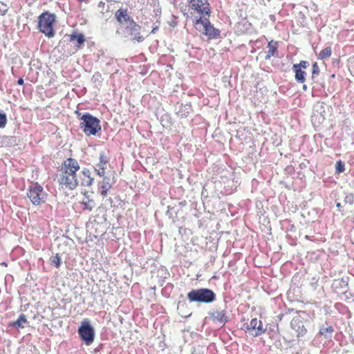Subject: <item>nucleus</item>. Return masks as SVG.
Masks as SVG:
<instances>
[{
  "label": "nucleus",
  "instance_id": "27",
  "mask_svg": "<svg viewBox=\"0 0 354 354\" xmlns=\"http://www.w3.org/2000/svg\"><path fill=\"white\" fill-rule=\"evenodd\" d=\"M333 328L332 326H328V327H326V328H321L320 331H319V333L321 335H324L326 334V333H333Z\"/></svg>",
  "mask_w": 354,
  "mask_h": 354
},
{
  "label": "nucleus",
  "instance_id": "23",
  "mask_svg": "<svg viewBox=\"0 0 354 354\" xmlns=\"http://www.w3.org/2000/svg\"><path fill=\"white\" fill-rule=\"evenodd\" d=\"M320 70L319 65L317 62H314L312 65V78L313 79L315 76L319 74Z\"/></svg>",
  "mask_w": 354,
  "mask_h": 354
},
{
  "label": "nucleus",
  "instance_id": "22",
  "mask_svg": "<svg viewBox=\"0 0 354 354\" xmlns=\"http://www.w3.org/2000/svg\"><path fill=\"white\" fill-rule=\"evenodd\" d=\"M50 264L58 268L60 266V257L58 254L53 256L50 259Z\"/></svg>",
  "mask_w": 354,
  "mask_h": 354
},
{
  "label": "nucleus",
  "instance_id": "18",
  "mask_svg": "<svg viewBox=\"0 0 354 354\" xmlns=\"http://www.w3.org/2000/svg\"><path fill=\"white\" fill-rule=\"evenodd\" d=\"M82 177L81 178V185L88 187L92 185L93 178L91 177V171L88 169H84L82 171Z\"/></svg>",
  "mask_w": 354,
  "mask_h": 354
},
{
  "label": "nucleus",
  "instance_id": "12",
  "mask_svg": "<svg viewBox=\"0 0 354 354\" xmlns=\"http://www.w3.org/2000/svg\"><path fill=\"white\" fill-rule=\"evenodd\" d=\"M129 28L131 31V35H133V37L132 38L133 41L142 42L144 40L143 36L140 35V27L133 21V19L130 21Z\"/></svg>",
  "mask_w": 354,
  "mask_h": 354
},
{
  "label": "nucleus",
  "instance_id": "19",
  "mask_svg": "<svg viewBox=\"0 0 354 354\" xmlns=\"http://www.w3.org/2000/svg\"><path fill=\"white\" fill-rule=\"evenodd\" d=\"M81 203L83 205V209L88 212L92 211L95 206V201L93 199H90L88 197H85Z\"/></svg>",
  "mask_w": 354,
  "mask_h": 354
},
{
  "label": "nucleus",
  "instance_id": "2",
  "mask_svg": "<svg viewBox=\"0 0 354 354\" xmlns=\"http://www.w3.org/2000/svg\"><path fill=\"white\" fill-rule=\"evenodd\" d=\"M209 17L210 16L201 17L196 18V19L192 21L195 29L210 40L218 38L221 35V31L214 28L211 24L209 19Z\"/></svg>",
  "mask_w": 354,
  "mask_h": 354
},
{
  "label": "nucleus",
  "instance_id": "9",
  "mask_svg": "<svg viewBox=\"0 0 354 354\" xmlns=\"http://www.w3.org/2000/svg\"><path fill=\"white\" fill-rule=\"evenodd\" d=\"M245 331L253 337H258L265 333L266 328L261 320L253 318L245 325Z\"/></svg>",
  "mask_w": 354,
  "mask_h": 354
},
{
  "label": "nucleus",
  "instance_id": "31",
  "mask_svg": "<svg viewBox=\"0 0 354 354\" xmlns=\"http://www.w3.org/2000/svg\"><path fill=\"white\" fill-rule=\"evenodd\" d=\"M336 206L339 209V210L341 212L342 211V209H341V207H342L341 203H337L336 204Z\"/></svg>",
  "mask_w": 354,
  "mask_h": 354
},
{
  "label": "nucleus",
  "instance_id": "3",
  "mask_svg": "<svg viewBox=\"0 0 354 354\" xmlns=\"http://www.w3.org/2000/svg\"><path fill=\"white\" fill-rule=\"evenodd\" d=\"M187 6L192 21L211 15L212 9L208 0H187Z\"/></svg>",
  "mask_w": 354,
  "mask_h": 354
},
{
  "label": "nucleus",
  "instance_id": "14",
  "mask_svg": "<svg viewBox=\"0 0 354 354\" xmlns=\"http://www.w3.org/2000/svg\"><path fill=\"white\" fill-rule=\"evenodd\" d=\"M211 317L214 322L223 324V325L228 321L226 312L223 310H214L212 313Z\"/></svg>",
  "mask_w": 354,
  "mask_h": 354
},
{
  "label": "nucleus",
  "instance_id": "21",
  "mask_svg": "<svg viewBox=\"0 0 354 354\" xmlns=\"http://www.w3.org/2000/svg\"><path fill=\"white\" fill-rule=\"evenodd\" d=\"M27 319L25 315H21L19 318L14 322L10 326H17L19 328H24V324L27 323Z\"/></svg>",
  "mask_w": 354,
  "mask_h": 354
},
{
  "label": "nucleus",
  "instance_id": "29",
  "mask_svg": "<svg viewBox=\"0 0 354 354\" xmlns=\"http://www.w3.org/2000/svg\"><path fill=\"white\" fill-rule=\"evenodd\" d=\"M17 84L19 85H23L24 84V80L23 78H19L18 80H17Z\"/></svg>",
  "mask_w": 354,
  "mask_h": 354
},
{
  "label": "nucleus",
  "instance_id": "28",
  "mask_svg": "<svg viewBox=\"0 0 354 354\" xmlns=\"http://www.w3.org/2000/svg\"><path fill=\"white\" fill-rule=\"evenodd\" d=\"M344 201L346 203H348L349 204L352 205L353 203V196H346L344 198Z\"/></svg>",
  "mask_w": 354,
  "mask_h": 354
},
{
  "label": "nucleus",
  "instance_id": "1",
  "mask_svg": "<svg viewBox=\"0 0 354 354\" xmlns=\"http://www.w3.org/2000/svg\"><path fill=\"white\" fill-rule=\"evenodd\" d=\"M80 169L79 162L75 158H68L63 162L58 177V183L62 189L73 190L78 186L77 172Z\"/></svg>",
  "mask_w": 354,
  "mask_h": 354
},
{
  "label": "nucleus",
  "instance_id": "24",
  "mask_svg": "<svg viewBox=\"0 0 354 354\" xmlns=\"http://www.w3.org/2000/svg\"><path fill=\"white\" fill-rule=\"evenodd\" d=\"M336 171L337 173H342L344 171V164L341 160L336 162L335 165Z\"/></svg>",
  "mask_w": 354,
  "mask_h": 354
},
{
  "label": "nucleus",
  "instance_id": "4",
  "mask_svg": "<svg viewBox=\"0 0 354 354\" xmlns=\"http://www.w3.org/2000/svg\"><path fill=\"white\" fill-rule=\"evenodd\" d=\"M55 16L49 12L41 13L38 17V29L48 38L55 36L54 24Z\"/></svg>",
  "mask_w": 354,
  "mask_h": 354
},
{
  "label": "nucleus",
  "instance_id": "11",
  "mask_svg": "<svg viewBox=\"0 0 354 354\" xmlns=\"http://www.w3.org/2000/svg\"><path fill=\"white\" fill-rule=\"evenodd\" d=\"M99 162L96 165L95 168L97 174L100 176H104L105 174V170L107 168V165L109 161L108 153L105 151H101L100 153Z\"/></svg>",
  "mask_w": 354,
  "mask_h": 354
},
{
  "label": "nucleus",
  "instance_id": "10",
  "mask_svg": "<svg viewBox=\"0 0 354 354\" xmlns=\"http://www.w3.org/2000/svg\"><path fill=\"white\" fill-rule=\"evenodd\" d=\"M308 61L302 60L299 64H295L292 66V71L295 73V80L300 84L306 82V77L307 75L305 70L309 66Z\"/></svg>",
  "mask_w": 354,
  "mask_h": 354
},
{
  "label": "nucleus",
  "instance_id": "6",
  "mask_svg": "<svg viewBox=\"0 0 354 354\" xmlns=\"http://www.w3.org/2000/svg\"><path fill=\"white\" fill-rule=\"evenodd\" d=\"M26 194L32 205L35 206L44 203L47 196V194L44 191L43 187L38 183H35L30 185Z\"/></svg>",
  "mask_w": 354,
  "mask_h": 354
},
{
  "label": "nucleus",
  "instance_id": "17",
  "mask_svg": "<svg viewBox=\"0 0 354 354\" xmlns=\"http://www.w3.org/2000/svg\"><path fill=\"white\" fill-rule=\"evenodd\" d=\"M102 181L100 183V194L103 197H106L108 195V192L111 187L110 179L106 176H102Z\"/></svg>",
  "mask_w": 354,
  "mask_h": 354
},
{
  "label": "nucleus",
  "instance_id": "5",
  "mask_svg": "<svg viewBox=\"0 0 354 354\" xmlns=\"http://www.w3.org/2000/svg\"><path fill=\"white\" fill-rule=\"evenodd\" d=\"M81 120L80 128L87 136L95 135L96 133L101 130L100 120L89 113L84 114Z\"/></svg>",
  "mask_w": 354,
  "mask_h": 354
},
{
  "label": "nucleus",
  "instance_id": "7",
  "mask_svg": "<svg viewBox=\"0 0 354 354\" xmlns=\"http://www.w3.org/2000/svg\"><path fill=\"white\" fill-rule=\"evenodd\" d=\"M215 294L209 289L193 290L187 294L189 301L210 303L215 299Z\"/></svg>",
  "mask_w": 354,
  "mask_h": 354
},
{
  "label": "nucleus",
  "instance_id": "13",
  "mask_svg": "<svg viewBox=\"0 0 354 354\" xmlns=\"http://www.w3.org/2000/svg\"><path fill=\"white\" fill-rule=\"evenodd\" d=\"M115 17L120 24H123L128 21L130 23V21L132 19L128 15L127 9L124 8L118 9L115 13Z\"/></svg>",
  "mask_w": 354,
  "mask_h": 354
},
{
  "label": "nucleus",
  "instance_id": "30",
  "mask_svg": "<svg viewBox=\"0 0 354 354\" xmlns=\"http://www.w3.org/2000/svg\"><path fill=\"white\" fill-rule=\"evenodd\" d=\"M158 26H156V27L153 28V29L151 30V32L152 34H154V33H156V32L158 30Z\"/></svg>",
  "mask_w": 354,
  "mask_h": 354
},
{
  "label": "nucleus",
  "instance_id": "8",
  "mask_svg": "<svg viewBox=\"0 0 354 354\" xmlns=\"http://www.w3.org/2000/svg\"><path fill=\"white\" fill-rule=\"evenodd\" d=\"M78 333L82 340L86 345H90L93 343L95 337V331L88 319H84L82 322L81 326L78 328Z\"/></svg>",
  "mask_w": 354,
  "mask_h": 354
},
{
  "label": "nucleus",
  "instance_id": "32",
  "mask_svg": "<svg viewBox=\"0 0 354 354\" xmlns=\"http://www.w3.org/2000/svg\"><path fill=\"white\" fill-rule=\"evenodd\" d=\"M303 89H304V91H306V90L307 89V86H306V85H305V84H304V85H303Z\"/></svg>",
  "mask_w": 354,
  "mask_h": 354
},
{
  "label": "nucleus",
  "instance_id": "20",
  "mask_svg": "<svg viewBox=\"0 0 354 354\" xmlns=\"http://www.w3.org/2000/svg\"><path fill=\"white\" fill-rule=\"evenodd\" d=\"M332 49L330 46H327L320 51L317 55V59H325L331 56Z\"/></svg>",
  "mask_w": 354,
  "mask_h": 354
},
{
  "label": "nucleus",
  "instance_id": "26",
  "mask_svg": "<svg viewBox=\"0 0 354 354\" xmlns=\"http://www.w3.org/2000/svg\"><path fill=\"white\" fill-rule=\"evenodd\" d=\"M342 285L347 286V284H346L342 279L335 280V281L333 283V287H334V288L335 289L336 291H337V287L338 286H342Z\"/></svg>",
  "mask_w": 354,
  "mask_h": 354
},
{
  "label": "nucleus",
  "instance_id": "16",
  "mask_svg": "<svg viewBox=\"0 0 354 354\" xmlns=\"http://www.w3.org/2000/svg\"><path fill=\"white\" fill-rule=\"evenodd\" d=\"M268 50L266 56V59H270L272 57L278 56V47L279 44L277 41H270L267 46Z\"/></svg>",
  "mask_w": 354,
  "mask_h": 354
},
{
  "label": "nucleus",
  "instance_id": "15",
  "mask_svg": "<svg viewBox=\"0 0 354 354\" xmlns=\"http://www.w3.org/2000/svg\"><path fill=\"white\" fill-rule=\"evenodd\" d=\"M69 41L73 42L76 41L75 47L77 49H80L86 41L85 37L82 33L74 31L69 35Z\"/></svg>",
  "mask_w": 354,
  "mask_h": 354
},
{
  "label": "nucleus",
  "instance_id": "25",
  "mask_svg": "<svg viewBox=\"0 0 354 354\" xmlns=\"http://www.w3.org/2000/svg\"><path fill=\"white\" fill-rule=\"evenodd\" d=\"M7 123V118L5 113H0V128L6 127Z\"/></svg>",
  "mask_w": 354,
  "mask_h": 354
}]
</instances>
